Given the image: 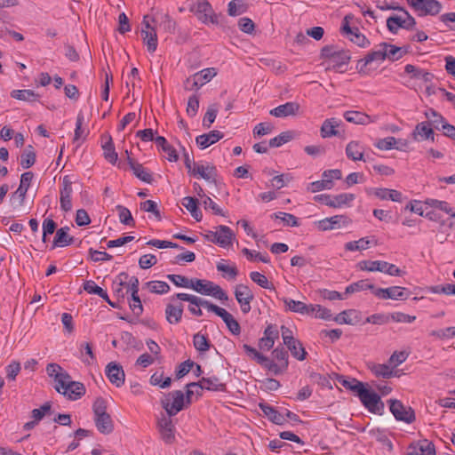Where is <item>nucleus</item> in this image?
I'll use <instances>...</instances> for the list:
<instances>
[{
  "mask_svg": "<svg viewBox=\"0 0 455 455\" xmlns=\"http://www.w3.org/2000/svg\"><path fill=\"white\" fill-rule=\"evenodd\" d=\"M338 126L339 123L335 118L325 119L320 129L321 137L325 139L337 136L339 134V132L336 130Z\"/></svg>",
  "mask_w": 455,
  "mask_h": 455,
  "instance_id": "e433bc0d",
  "label": "nucleus"
},
{
  "mask_svg": "<svg viewBox=\"0 0 455 455\" xmlns=\"http://www.w3.org/2000/svg\"><path fill=\"white\" fill-rule=\"evenodd\" d=\"M372 290L374 291L375 287L373 284L369 283L368 280H360L353 283L346 288L345 294H352L360 291Z\"/></svg>",
  "mask_w": 455,
  "mask_h": 455,
  "instance_id": "864d4df0",
  "label": "nucleus"
},
{
  "mask_svg": "<svg viewBox=\"0 0 455 455\" xmlns=\"http://www.w3.org/2000/svg\"><path fill=\"white\" fill-rule=\"evenodd\" d=\"M287 348L290 350L291 355L298 359L299 361H303L307 357V351L305 350L302 343L296 339L294 337L292 338H284L283 343Z\"/></svg>",
  "mask_w": 455,
  "mask_h": 455,
  "instance_id": "dca6fc26",
  "label": "nucleus"
},
{
  "mask_svg": "<svg viewBox=\"0 0 455 455\" xmlns=\"http://www.w3.org/2000/svg\"><path fill=\"white\" fill-rule=\"evenodd\" d=\"M84 289L90 294H96L103 299H107V291L98 286L94 281L89 280L84 283Z\"/></svg>",
  "mask_w": 455,
  "mask_h": 455,
  "instance_id": "680f3d73",
  "label": "nucleus"
},
{
  "mask_svg": "<svg viewBox=\"0 0 455 455\" xmlns=\"http://www.w3.org/2000/svg\"><path fill=\"white\" fill-rule=\"evenodd\" d=\"M161 404L169 417L175 416L188 406L185 401V395L180 390L170 392L161 400Z\"/></svg>",
  "mask_w": 455,
  "mask_h": 455,
  "instance_id": "f257e3e1",
  "label": "nucleus"
},
{
  "mask_svg": "<svg viewBox=\"0 0 455 455\" xmlns=\"http://www.w3.org/2000/svg\"><path fill=\"white\" fill-rule=\"evenodd\" d=\"M217 75L214 68H207L188 78V83L192 82L190 89H198Z\"/></svg>",
  "mask_w": 455,
  "mask_h": 455,
  "instance_id": "9b49d317",
  "label": "nucleus"
},
{
  "mask_svg": "<svg viewBox=\"0 0 455 455\" xmlns=\"http://www.w3.org/2000/svg\"><path fill=\"white\" fill-rule=\"evenodd\" d=\"M219 111V106L217 103H212L208 107L206 113L203 118V126L209 129L214 123L217 114Z\"/></svg>",
  "mask_w": 455,
  "mask_h": 455,
  "instance_id": "603ef678",
  "label": "nucleus"
},
{
  "mask_svg": "<svg viewBox=\"0 0 455 455\" xmlns=\"http://www.w3.org/2000/svg\"><path fill=\"white\" fill-rule=\"evenodd\" d=\"M140 208L143 212L153 213L157 220H161L160 211L158 210L157 204L155 201L147 200V201L141 202L140 204Z\"/></svg>",
  "mask_w": 455,
  "mask_h": 455,
  "instance_id": "338daca9",
  "label": "nucleus"
},
{
  "mask_svg": "<svg viewBox=\"0 0 455 455\" xmlns=\"http://www.w3.org/2000/svg\"><path fill=\"white\" fill-rule=\"evenodd\" d=\"M198 200L192 196L183 198V206L191 213V216L196 220L201 221L203 218L202 212L198 208Z\"/></svg>",
  "mask_w": 455,
  "mask_h": 455,
  "instance_id": "f704fd0d",
  "label": "nucleus"
},
{
  "mask_svg": "<svg viewBox=\"0 0 455 455\" xmlns=\"http://www.w3.org/2000/svg\"><path fill=\"white\" fill-rule=\"evenodd\" d=\"M388 46H389V44L381 43L379 45L378 50L370 52L364 57V65H368V64L371 63L372 61H376V60H384L386 59V49H388Z\"/></svg>",
  "mask_w": 455,
  "mask_h": 455,
  "instance_id": "ea45409f",
  "label": "nucleus"
},
{
  "mask_svg": "<svg viewBox=\"0 0 455 455\" xmlns=\"http://www.w3.org/2000/svg\"><path fill=\"white\" fill-rule=\"evenodd\" d=\"M407 4L418 13L419 16L436 15L442 9V4L437 0H406Z\"/></svg>",
  "mask_w": 455,
  "mask_h": 455,
  "instance_id": "20e7f679",
  "label": "nucleus"
},
{
  "mask_svg": "<svg viewBox=\"0 0 455 455\" xmlns=\"http://www.w3.org/2000/svg\"><path fill=\"white\" fill-rule=\"evenodd\" d=\"M224 134L217 130L211 131L209 133L199 135L196 138V144L202 148H206L218 142L223 138Z\"/></svg>",
  "mask_w": 455,
  "mask_h": 455,
  "instance_id": "5701e85b",
  "label": "nucleus"
},
{
  "mask_svg": "<svg viewBox=\"0 0 455 455\" xmlns=\"http://www.w3.org/2000/svg\"><path fill=\"white\" fill-rule=\"evenodd\" d=\"M34 178L32 172H26L20 176V186L17 190L12 194V197L17 196L20 199V205H23L27 192L30 187L31 181Z\"/></svg>",
  "mask_w": 455,
  "mask_h": 455,
  "instance_id": "2eb2a0df",
  "label": "nucleus"
},
{
  "mask_svg": "<svg viewBox=\"0 0 455 455\" xmlns=\"http://www.w3.org/2000/svg\"><path fill=\"white\" fill-rule=\"evenodd\" d=\"M333 187V181L330 180H325L323 178L322 180H316L311 182L307 188V190L311 193H315L323 189H331Z\"/></svg>",
  "mask_w": 455,
  "mask_h": 455,
  "instance_id": "e2e57ef3",
  "label": "nucleus"
},
{
  "mask_svg": "<svg viewBox=\"0 0 455 455\" xmlns=\"http://www.w3.org/2000/svg\"><path fill=\"white\" fill-rule=\"evenodd\" d=\"M212 282L207 280H202L198 278H192L191 283H189V288L193 289L196 292L202 295H211V288L212 285Z\"/></svg>",
  "mask_w": 455,
  "mask_h": 455,
  "instance_id": "4c0bfd02",
  "label": "nucleus"
},
{
  "mask_svg": "<svg viewBox=\"0 0 455 455\" xmlns=\"http://www.w3.org/2000/svg\"><path fill=\"white\" fill-rule=\"evenodd\" d=\"M68 227H64L57 229L56 235L52 241V249H54L56 247H65L74 243L75 238L68 234Z\"/></svg>",
  "mask_w": 455,
  "mask_h": 455,
  "instance_id": "b1692460",
  "label": "nucleus"
},
{
  "mask_svg": "<svg viewBox=\"0 0 455 455\" xmlns=\"http://www.w3.org/2000/svg\"><path fill=\"white\" fill-rule=\"evenodd\" d=\"M155 141L157 147L168 155L167 159L170 162H177L179 160V155L176 149L167 142V140L164 137L157 136L156 137Z\"/></svg>",
  "mask_w": 455,
  "mask_h": 455,
  "instance_id": "473e14b6",
  "label": "nucleus"
},
{
  "mask_svg": "<svg viewBox=\"0 0 455 455\" xmlns=\"http://www.w3.org/2000/svg\"><path fill=\"white\" fill-rule=\"evenodd\" d=\"M217 229H219V240L223 241V243L221 242L216 243L224 248L230 245L234 236L232 230L224 225L217 227Z\"/></svg>",
  "mask_w": 455,
  "mask_h": 455,
  "instance_id": "8fccbe9b",
  "label": "nucleus"
},
{
  "mask_svg": "<svg viewBox=\"0 0 455 455\" xmlns=\"http://www.w3.org/2000/svg\"><path fill=\"white\" fill-rule=\"evenodd\" d=\"M368 367L377 378L390 379L396 376V372L385 363H371Z\"/></svg>",
  "mask_w": 455,
  "mask_h": 455,
  "instance_id": "2f4dec72",
  "label": "nucleus"
},
{
  "mask_svg": "<svg viewBox=\"0 0 455 455\" xmlns=\"http://www.w3.org/2000/svg\"><path fill=\"white\" fill-rule=\"evenodd\" d=\"M141 34L143 36V42L147 44L148 51L149 52H156L157 48V35L155 28H152V31L142 29Z\"/></svg>",
  "mask_w": 455,
  "mask_h": 455,
  "instance_id": "a18cd8bd",
  "label": "nucleus"
},
{
  "mask_svg": "<svg viewBox=\"0 0 455 455\" xmlns=\"http://www.w3.org/2000/svg\"><path fill=\"white\" fill-rule=\"evenodd\" d=\"M116 210L119 213V220L121 223L127 226H135V220L132 216L130 210L123 205H117Z\"/></svg>",
  "mask_w": 455,
  "mask_h": 455,
  "instance_id": "bf43d9fd",
  "label": "nucleus"
},
{
  "mask_svg": "<svg viewBox=\"0 0 455 455\" xmlns=\"http://www.w3.org/2000/svg\"><path fill=\"white\" fill-rule=\"evenodd\" d=\"M333 320L339 324H357L361 321L360 314L355 309L344 310L337 315Z\"/></svg>",
  "mask_w": 455,
  "mask_h": 455,
  "instance_id": "393cba45",
  "label": "nucleus"
},
{
  "mask_svg": "<svg viewBox=\"0 0 455 455\" xmlns=\"http://www.w3.org/2000/svg\"><path fill=\"white\" fill-rule=\"evenodd\" d=\"M351 59L350 53L346 50H339L334 59H332L330 62L331 65H329L326 68V70H336L339 71L343 66L347 65Z\"/></svg>",
  "mask_w": 455,
  "mask_h": 455,
  "instance_id": "c756f323",
  "label": "nucleus"
},
{
  "mask_svg": "<svg viewBox=\"0 0 455 455\" xmlns=\"http://www.w3.org/2000/svg\"><path fill=\"white\" fill-rule=\"evenodd\" d=\"M272 355L279 363H276L277 367L279 369L278 374H280L283 371H286L288 368V365H289L288 351L283 346L280 345V346H277L272 351Z\"/></svg>",
  "mask_w": 455,
  "mask_h": 455,
  "instance_id": "c85d7f7f",
  "label": "nucleus"
},
{
  "mask_svg": "<svg viewBox=\"0 0 455 455\" xmlns=\"http://www.w3.org/2000/svg\"><path fill=\"white\" fill-rule=\"evenodd\" d=\"M36 155L31 145L20 156V164L24 169H28L36 163Z\"/></svg>",
  "mask_w": 455,
  "mask_h": 455,
  "instance_id": "49530a36",
  "label": "nucleus"
},
{
  "mask_svg": "<svg viewBox=\"0 0 455 455\" xmlns=\"http://www.w3.org/2000/svg\"><path fill=\"white\" fill-rule=\"evenodd\" d=\"M251 279L256 283L259 286L268 289V290H275L274 284L267 280V278L259 272L253 271L250 273Z\"/></svg>",
  "mask_w": 455,
  "mask_h": 455,
  "instance_id": "4d7b16f0",
  "label": "nucleus"
},
{
  "mask_svg": "<svg viewBox=\"0 0 455 455\" xmlns=\"http://www.w3.org/2000/svg\"><path fill=\"white\" fill-rule=\"evenodd\" d=\"M101 138L105 140L102 145L104 157L108 162L115 164L118 159V156L116 152L112 137L109 133H104Z\"/></svg>",
  "mask_w": 455,
  "mask_h": 455,
  "instance_id": "f3484780",
  "label": "nucleus"
},
{
  "mask_svg": "<svg viewBox=\"0 0 455 455\" xmlns=\"http://www.w3.org/2000/svg\"><path fill=\"white\" fill-rule=\"evenodd\" d=\"M350 223L351 220L347 216L335 215L322 220H318L315 224L319 230L328 231L332 229H339L342 227L347 226Z\"/></svg>",
  "mask_w": 455,
  "mask_h": 455,
  "instance_id": "6e6552de",
  "label": "nucleus"
},
{
  "mask_svg": "<svg viewBox=\"0 0 455 455\" xmlns=\"http://www.w3.org/2000/svg\"><path fill=\"white\" fill-rule=\"evenodd\" d=\"M106 375L108 380L117 387L124 383L125 374L123 367L115 362L109 363L106 367Z\"/></svg>",
  "mask_w": 455,
  "mask_h": 455,
  "instance_id": "f8f14e48",
  "label": "nucleus"
},
{
  "mask_svg": "<svg viewBox=\"0 0 455 455\" xmlns=\"http://www.w3.org/2000/svg\"><path fill=\"white\" fill-rule=\"evenodd\" d=\"M408 449H419V451L425 455H435L436 453L434 443L427 439L411 443Z\"/></svg>",
  "mask_w": 455,
  "mask_h": 455,
  "instance_id": "a19ab883",
  "label": "nucleus"
},
{
  "mask_svg": "<svg viewBox=\"0 0 455 455\" xmlns=\"http://www.w3.org/2000/svg\"><path fill=\"white\" fill-rule=\"evenodd\" d=\"M46 372L49 377L53 378L56 384H60L65 379H71L70 374L56 363H48Z\"/></svg>",
  "mask_w": 455,
  "mask_h": 455,
  "instance_id": "412c9836",
  "label": "nucleus"
},
{
  "mask_svg": "<svg viewBox=\"0 0 455 455\" xmlns=\"http://www.w3.org/2000/svg\"><path fill=\"white\" fill-rule=\"evenodd\" d=\"M216 168L214 166H207L195 164L192 171L189 172L191 175H198L205 180H209L212 175H215Z\"/></svg>",
  "mask_w": 455,
  "mask_h": 455,
  "instance_id": "de8ad7c7",
  "label": "nucleus"
},
{
  "mask_svg": "<svg viewBox=\"0 0 455 455\" xmlns=\"http://www.w3.org/2000/svg\"><path fill=\"white\" fill-rule=\"evenodd\" d=\"M183 315V305L169 303L165 307V318L170 324H177L181 321Z\"/></svg>",
  "mask_w": 455,
  "mask_h": 455,
  "instance_id": "aec40b11",
  "label": "nucleus"
},
{
  "mask_svg": "<svg viewBox=\"0 0 455 455\" xmlns=\"http://www.w3.org/2000/svg\"><path fill=\"white\" fill-rule=\"evenodd\" d=\"M174 299H179V300H181V301H188L190 304L195 305L197 307H201V302H202L203 299L200 298V297H196L195 295H190V294H188V293L180 292V293H176L175 295H173L171 298L172 301H174Z\"/></svg>",
  "mask_w": 455,
  "mask_h": 455,
  "instance_id": "69168bd1",
  "label": "nucleus"
},
{
  "mask_svg": "<svg viewBox=\"0 0 455 455\" xmlns=\"http://www.w3.org/2000/svg\"><path fill=\"white\" fill-rule=\"evenodd\" d=\"M420 136L422 140H431L435 141V133L431 128V124L427 122H421L418 124L412 132L414 140H418L417 136Z\"/></svg>",
  "mask_w": 455,
  "mask_h": 455,
  "instance_id": "7c9ffc66",
  "label": "nucleus"
},
{
  "mask_svg": "<svg viewBox=\"0 0 455 455\" xmlns=\"http://www.w3.org/2000/svg\"><path fill=\"white\" fill-rule=\"evenodd\" d=\"M157 425L163 440L167 443H172L175 437L174 426L171 417L163 415L162 418L158 419Z\"/></svg>",
  "mask_w": 455,
  "mask_h": 455,
  "instance_id": "ddd939ff",
  "label": "nucleus"
},
{
  "mask_svg": "<svg viewBox=\"0 0 455 455\" xmlns=\"http://www.w3.org/2000/svg\"><path fill=\"white\" fill-rule=\"evenodd\" d=\"M299 108L300 105L298 102L289 101L271 109L269 114L275 117H286L289 116H296Z\"/></svg>",
  "mask_w": 455,
  "mask_h": 455,
  "instance_id": "4468645a",
  "label": "nucleus"
},
{
  "mask_svg": "<svg viewBox=\"0 0 455 455\" xmlns=\"http://www.w3.org/2000/svg\"><path fill=\"white\" fill-rule=\"evenodd\" d=\"M283 301L289 310L295 313L310 315L313 314L315 310V307H314V305H307L304 302L297 301L291 299L283 298Z\"/></svg>",
  "mask_w": 455,
  "mask_h": 455,
  "instance_id": "6ab92c4d",
  "label": "nucleus"
},
{
  "mask_svg": "<svg viewBox=\"0 0 455 455\" xmlns=\"http://www.w3.org/2000/svg\"><path fill=\"white\" fill-rule=\"evenodd\" d=\"M361 270H367L370 272L379 271L384 273V267L386 266L385 261L382 260H363L358 263Z\"/></svg>",
  "mask_w": 455,
  "mask_h": 455,
  "instance_id": "3c124183",
  "label": "nucleus"
},
{
  "mask_svg": "<svg viewBox=\"0 0 455 455\" xmlns=\"http://www.w3.org/2000/svg\"><path fill=\"white\" fill-rule=\"evenodd\" d=\"M193 345L195 348L200 353L207 352L212 344L206 335L202 334L200 332L196 333L193 337Z\"/></svg>",
  "mask_w": 455,
  "mask_h": 455,
  "instance_id": "c03bdc74",
  "label": "nucleus"
},
{
  "mask_svg": "<svg viewBox=\"0 0 455 455\" xmlns=\"http://www.w3.org/2000/svg\"><path fill=\"white\" fill-rule=\"evenodd\" d=\"M390 411L396 420L404 421L405 423H413L416 419L415 412L411 407H406L400 400L390 399Z\"/></svg>",
  "mask_w": 455,
  "mask_h": 455,
  "instance_id": "39448f33",
  "label": "nucleus"
},
{
  "mask_svg": "<svg viewBox=\"0 0 455 455\" xmlns=\"http://www.w3.org/2000/svg\"><path fill=\"white\" fill-rule=\"evenodd\" d=\"M247 11V5L243 0H232L228 4V12L230 16H237Z\"/></svg>",
  "mask_w": 455,
  "mask_h": 455,
  "instance_id": "13d9d810",
  "label": "nucleus"
},
{
  "mask_svg": "<svg viewBox=\"0 0 455 455\" xmlns=\"http://www.w3.org/2000/svg\"><path fill=\"white\" fill-rule=\"evenodd\" d=\"M404 72L411 75V78L422 79L426 83L431 82L434 78V75L432 73L419 68L411 64H407L404 67Z\"/></svg>",
  "mask_w": 455,
  "mask_h": 455,
  "instance_id": "c9c22d12",
  "label": "nucleus"
},
{
  "mask_svg": "<svg viewBox=\"0 0 455 455\" xmlns=\"http://www.w3.org/2000/svg\"><path fill=\"white\" fill-rule=\"evenodd\" d=\"M403 20L401 17L393 15L387 18V28L391 33L396 34L399 28H403Z\"/></svg>",
  "mask_w": 455,
  "mask_h": 455,
  "instance_id": "774afa93",
  "label": "nucleus"
},
{
  "mask_svg": "<svg viewBox=\"0 0 455 455\" xmlns=\"http://www.w3.org/2000/svg\"><path fill=\"white\" fill-rule=\"evenodd\" d=\"M355 198L354 194L350 193H342L339 195H337L335 196H332V208H340L343 205L349 204L352 201H354Z\"/></svg>",
  "mask_w": 455,
  "mask_h": 455,
  "instance_id": "5fc2aeb1",
  "label": "nucleus"
},
{
  "mask_svg": "<svg viewBox=\"0 0 455 455\" xmlns=\"http://www.w3.org/2000/svg\"><path fill=\"white\" fill-rule=\"evenodd\" d=\"M243 348L247 355L251 356L252 359L256 360V362L260 364L262 367L267 369V371L273 372L275 375H278L279 369L277 364L267 356L262 355L254 347H251L248 344H243Z\"/></svg>",
  "mask_w": 455,
  "mask_h": 455,
  "instance_id": "0eeeda50",
  "label": "nucleus"
},
{
  "mask_svg": "<svg viewBox=\"0 0 455 455\" xmlns=\"http://www.w3.org/2000/svg\"><path fill=\"white\" fill-rule=\"evenodd\" d=\"M197 387L201 389H207L210 391H225L226 384L220 382L218 377H203L198 382H191L187 385V387Z\"/></svg>",
  "mask_w": 455,
  "mask_h": 455,
  "instance_id": "9d476101",
  "label": "nucleus"
},
{
  "mask_svg": "<svg viewBox=\"0 0 455 455\" xmlns=\"http://www.w3.org/2000/svg\"><path fill=\"white\" fill-rule=\"evenodd\" d=\"M338 380L346 389L353 391L357 396H359L360 393L368 386V384L359 381L356 379H346L343 376H339Z\"/></svg>",
  "mask_w": 455,
  "mask_h": 455,
  "instance_id": "72a5a7b5",
  "label": "nucleus"
},
{
  "mask_svg": "<svg viewBox=\"0 0 455 455\" xmlns=\"http://www.w3.org/2000/svg\"><path fill=\"white\" fill-rule=\"evenodd\" d=\"M128 164L132 170L133 174L140 179V180L151 184L154 181L153 176L150 172H148L141 164H139L134 159L128 156L127 158Z\"/></svg>",
  "mask_w": 455,
  "mask_h": 455,
  "instance_id": "a211bd4d",
  "label": "nucleus"
},
{
  "mask_svg": "<svg viewBox=\"0 0 455 455\" xmlns=\"http://www.w3.org/2000/svg\"><path fill=\"white\" fill-rule=\"evenodd\" d=\"M94 423L98 431L101 434L108 435L114 430V422L108 413L94 417Z\"/></svg>",
  "mask_w": 455,
  "mask_h": 455,
  "instance_id": "bb28decb",
  "label": "nucleus"
},
{
  "mask_svg": "<svg viewBox=\"0 0 455 455\" xmlns=\"http://www.w3.org/2000/svg\"><path fill=\"white\" fill-rule=\"evenodd\" d=\"M363 405L371 413L382 415L385 405L380 395L365 387L358 396Z\"/></svg>",
  "mask_w": 455,
  "mask_h": 455,
  "instance_id": "7ed1b4c3",
  "label": "nucleus"
},
{
  "mask_svg": "<svg viewBox=\"0 0 455 455\" xmlns=\"http://www.w3.org/2000/svg\"><path fill=\"white\" fill-rule=\"evenodd\" d=\"M220 317L224 321L229 331L234 335H239L241 332V327L239 323L234 318V316L228 313L226 309L222 312Z\"/></svg>",
  "mask_w": 455,
  "mask_h": 455,
  "instance_id": "79ce46f5",
  "label": "nucleus"
},
{
  "mask_svg": "<svg viewBox=\"0 0 455 455\" xmlns=\"http://www.w3.org/2000/svg\"><path fill=\"white\" fill-rule=\"evenodd\" d=\"M235 297L238 303L254 299L253 292L247 285L244 284H237L235 286Z\"/></svg>",
  "mask_w": 455,
  "mask_h": 455,
  "instance_id": "37998d69",
  "label": "nucleus"
},
{
  "mask_svg": "<svg viewBox=\"0 0 455 455\" xmlns=\"http://www.w3.org/2000/svg\"><path fill=\"white\" fill-rule=\"evenodd\" d=\"M406 288L392 286L388 288L375 289L373 294L382 299H407L409 295L405 293Z\"/></svg>",
  "mask_w": 455,
  "mask_h": 455,
  "instance_id": "1a4fd4ad",
  "label": "nucleus"
},
{
  "mask_svg": "<svg viewBox=\"0 0 455 455\" xmlns=\"http://www.w3.org/2000/svg\"><path fill=\"white\" fill-rule=\"evenodd\" d=\"M54 389L72 401L80 399L86 392L84 385L82 382L72 380V378L65 379L60 384H55Z\"/></svg>",
  "mask_w": 455,
  "mask_h": 455,
  "instance_id": "f03ea898",
  "label": "nucleus"
},
{
  "mask_svg": "<svg viewBox=\"0 0 455 455\" xmlns=\"http://www.w3.org/2000/svg\"><path fill=\"white\" fill-rule=\"evenodd\" d=\"M363 154L364 148L359 141L352 140L346 147V155L353 161H365Z\"/></svg>",
  "mask_w": 455,
  "mask_h": 455,
  "instance_id": "a878e982",
  "label": "nucleus"
},
{
  "mask_svg": "<svg viewBox=\"0 0 455 455\" xmlns=\"http://www.w3.org/2000/svg\"><path fill=\"white\" fill-rule=\"evenodd\" d=\"M149 291L156 294L167 293L170 291V286L164 281H150L146 283Z\"/></svg>",
  "mask_w": 455,
  "mask_h": 455,
  "instance_id": "052dcab7",
  "label": "nucleus"
},
{
  "mask_svg": "<svg viewBox=\"0 0 455 455\" xmlns=\"http://www.w3.org/2000/svg\"><path fill=\"white\" fill-rule=\"evenodd\" d=\"M343 116L347 122L355 124L366 125L373 122L370 116L360 111H346Z\"/></svg>",
  "mask_w": 455,
  "mask_h": 455,
  "instance_id": "cd10ccee",
  "label": "nucleus"
},
{
  "mask_svg": "<svg viewBox=\"0 0 455 455\" xmlns=\"http://www.w3.org/2000/svg\"><path fill=\"white\" fill-rule=\"evenodd\" d=\"M273 219L281 220L285 225L290 227H298L299 222L296 216L286 212H275L271 216Z\"/></svg>",
  "mask_w": 455,
  "mask_h": 455,
  "instance_id": "0e129e2a",
  "label": "nucleus"
},
{
  "mask_svg": "<svg viewBox=\"0 0 455 455\" xmlns=\"http://www.w3.org/2000/svg\"><path fill=\"white\" fill-rule=\"evenodd\" d=\"M191 12H194L197 18L204 23L211 22L218 24L219 16L214 12L211 4L207 0L198 1L197 4L191 7Z\"/></svg>",
  "mask_w": 455,
  "mask_h": 455,
  "instance_id": "423d86ee",
  "label": "nucleus"
},
{
  "mask_svg": "<svg viewBox=\"0 0 455 455\" xmlns=\"http://www.w3.org/2000/svg\"><path fill=\"white\" fill-rule=\"evenodd\" d=\"M11 97L19 100L36 102L39 100L40 95L33 90H13L11 92Z\"/></svg>",
  "mask_w": 455,
  "mask_h": 455,
  "instance_id": "58836bf2",
  "label": "nucleus"
},
{
  "mask_svg": "<svg viewBox=\"0 0 455 455\" xmlns=\"http://www.w3.org/2000/svg\"><path fill=\"white\" fill-rule=\"evenodd\" d=\"M295 132L293 131H286L281 132L278 136L271 139L268 142L270 148H278L293 140Z\"/></svg>",
  "mask_w": 455,
  "mask_h": 455,
  "instance_id": "09e8293b",
  "label": "nucleus"
},
{
  "mask_svg": "<svg viewBox=\"0 0 455 455\" xmlns=\"http://www.w3.org/2000/svg\"><path fill=\"white\" fill-rule=\"evenodd\" d=\"M259 407L264 415L274 424L283 425L286 422L284 416L268 403H260Z\"/></svg>",
  "mask_w": 455,
  "mask_h": 455,
  "instance_id": "4be33fe9",
  "label": "nucleus"
},
{
  "mask_svg": "<svg viewBox=\"0 0 455 455\" xmlns=\"http://www.w3.org/2000/svg\"><path fill=\"white\" fill-rule=\"evenodd\" d=\"M176 21L167 13L162 15L159 28L167 34H174Z\"/></svg>",
  "mask_w": 455,
  "mask_h": 455,
  "instance_id": "6e6d98bb",
  "label": "nucleus"
}]
</instances>
